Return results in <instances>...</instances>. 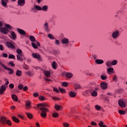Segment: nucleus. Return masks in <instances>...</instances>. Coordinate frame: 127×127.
<instances>
[{
  "instance_id": "nucleus-4",
  "label": "nucleus",
  "mask_w": 127,
  "mask_h": 127,
  "mask_svg": "<svg viewBox=\"0 0 127 127\" xmlns=\"http://www.w3.org/2000/svg\"><path fill=\"white\" fill-rule=\"evenodd\" d=\"M32 57L34 58L35 59H37L38 61H42V58L41 56L39 54L37 53H32Z\"/></svg>"
},
{
  "instance_id": "nucleus-18",
  "label": "nucleus",
  "mask_w": 127,
  "mask_h": 127,
  "mask_svg": "<svg viewBox=\"0 0 127 127\" xmlns=\"http://www.w3.org/2000/svg\"><path fill=\"white\" fill-rule=\"evenodd\" d=\"M118 61L117 60H114L113 61L108 60L106 61V64H117Z\"/></svg>"
},
{
  "instance_id": "nucleus-35",
  "label": "nucleus",
  "mask_w": 127,
  "mask_h": 127,
  "mask_svg": "<svg viewBox=\"0 0 127 127\" xmlns=\"http://www.w3.org/2000/svg\"><path fill=\"white\" fill-rule=\"evenodd\" d=\"M16 52L18 54L17 55H20L21 56H22V55H23V53H22V51H21V50L20 49H17L16 50Z\"/></svg>"
},
{
  "instance_id": "nucleus-54",
  "label": "nucleus",
  "mask_w": 127,
  "mask_h": 127,
  "mask_svg": "<svg viewBox=\"0 0 127 127\" xmlns=\"http://www.w3.org/2000/svg\"><path fill=\"white\" fill-rule=\"evenodd\" d=\"M33 97H35V98H37V97H38V96H39V93H38V92H34L33 94Z\"/></svg>"
},
{
  "instance_id": "nucleus-19",
  "label": "nucleus",
  "mask_w": 127,
  "mask_h": 127,
  "mask_svg": "<svg viewBox=\"0 0 127 127\" xmlns=\"http://www.w3.org/2000/svg\"><path fill=\"white\" fill-rule=\"evenodd\" d=\"M6 90V87L5 85H1L0 87V95L3 94V92Z\"/></svg>"
},
{
  "instance_id": "nucleus-55",
  "label": "nucleus",
  "mask_w": 127,
  "mask_h": 127,
  "mask_svg": "<svg viewBox=\"0 0 127 127\" xmlns=\"http://www.w3.org/2000/svg\"><path fill=\"white\" fill-rule=\"evenodd\" d=\"M26 74L29 76V77H31L32 76V73L31 71H27Z\"/></svg>"
},
{
  "instance_id": "nucleus-23",
  "label": "nucleus",
  "mask_w": 127,
  "mask_h": 127,
  "mask_svg": "<svg viewBox=\"0 0 127 127\" xmlns=\"http://www.w3.org/2000/svg\"><path fill=\"white\" fill-rule=\"evenodd\" d=\"M1 4L4 6V7H7V2L8 0H1Z\"/></svg>"
},
{
  "instance_id": "nucleus-14",
  "label": "nucleus",
  "mask_w": 127,
  "mask_h": 127,
  "mask_svg": "<svg viewBox=\"0 0 127 127\" xmlns=\"http://www.w3.org/2000/svg\"><path fill=\"white\" fill-rule=\"evenodd\" d=\"M100 87L103 90H105L108 88V83L106 82H102L100 83Z\"/></svg>"
},
{
  "instance_id": "nucleus-6",
  "label": "nucleus",
  "mask_w": 127,
  "mask_h": 127,
  "mask_svg": "<svg viewBox=\"0 0 127 127\" xmlns=\"http://www.w3.org/2000/svg\"><path fill=\"white\" fill-rule=\"evenodd\" d=\"M82 94L84 97H89L91 95V89L82 91Z\"/></svg>"
},
{
  "instance_id": "nucleus-46",
  "label": "nucleus",
  "mask_w": 127,
  "mask_h": 127,
  "mask_svg": "<svg viewBox=\"0 0 127 127\" xmlns=\"http://www.w3.org/2000/svg\"><path fill=\"white\" fill-rule=\"evenodd\" d=\"M6 124H7V125L9 126H11L12 125L11 121H10V120L8 119H7V121H6Z\"/></svg>"
},
{
  "instance_id": "nucleus-38",
  "label": "nucleus",
  "mask_w": 127,
  "mask_h": 127,
  "mask_svg": "<svg viewBox=\"0 0 127 127\" xmlns=\"http://www.w3.org/2000/svg\"><path fill=\"white\" fill-rule=\"evenodd\" d=\"M31 45L32 46V47H33V48H34V49H37V48H38V45L36 44V43H34V42H32L31 43Z\"/></svg>"
},
{
  "instance_id": "nucleus-24",
  "label": "nucleus",
  "mask_w": 127,
  "mask_h": 127,
  "mask_svg": "<svg viewBox=\"0 0 127 127\" xmlns=\"http://www.w3.org/2000/svg\"><path fill=\"white\" fill-rule=\"evenodd\" d=\"M44 73L45 74V76H47V78H49L51 76V74L50 73V71L46 70H44Z\"/></svg>"
},
{
  "instance_id": "nucleus-37",
  "label": "nucleus",
  "mask_w": 127,
  "mask_h": 127,
  "mask_svg": "<svg viewBox=\"0 0 127 127\" xmlns=\"http://www.w3.org/2000/svg\"><path fill=\"white\" fill-rule=\"evenodd\" d=\"M52 53L54 55H59L60 54V51L55 50L53 51Z\"/></svg>"
},
{
  "instance_id": "nucleus-21",
  "label": "nucleus",
  "mask_w": 127,
  "mask_h": 127,
  "mask_svg": "<svg viewBox=\"0 0 127 127\" xmlns=\"http://www.w3.org/2000/svg\"><path fill=\"white\" fill-rule=\"evenodd\" d=\"M18 5L20 6H23L25 4V0H18Z\"/></svg>"
},
{
  "instance_id": "nucleus-50",
  "label": "nucleus",
  "mask_w": 127,
  "mask_h": 127,
  "mask_svg": "<svg viewBox=\"0 0 127 127\" xmlns=\"http://www.w3.org/2000/svg\"><path fill=\"white\" fill-rule=\"evenodd\" d=\"M8 58L9 59H14V58H15V57L14 56V55L10 54L8 56Z\"/></svg>"
},
{
  "instance_id": "nucleus-16",
  "label": "nucleus",
  "mask_w": 127,
  "mask_h": 127,
  "mask_svg": "<svg viewBox=\"0 0 127 127\" xmlns=\"http://www.w3.org/2000/svg\"><path fill=\"white\" fill-rule=\"evenodd\" d=\"M17 60L18 61H23L24 60H25V57H24V55H22V56L20 55H17Z\"/></svg>"
},
{
  "instance_id": "nucleus-40",
  "label": "nucleus",
  "mask_w": 127,
  "mask_h": 127,
  "mask_svg": "<svg viewBox=\"0 0 127 127\" xmlns=\"http://www.w3.org/2000/svg\"><path fill=\"white\" fill-rule=\"evenodd\" d=\"M5 27L6 28H7V29H9L10 30L11 29H12V26H11L10 25L8 24H5Z\"/></svg>"
},
{
  "instance_id": "nucleus-43",
  "label": "nucleus",
  "mask_w": 127,
  "mask_h": 127,
  "mask_svg": "<svg viewBox=\"0 0 127 127\" xmlns=\"http://www.w3.org/2000/svg\"><path fill=\"white\" fill-rule=\"evenodd\" d=\"M68 85H69V83L67 82H63L62 83V86H63V87H67Z\"/></svg>"
},
{
  "instance_id": "nucleus-51",
  "label": "nucleus",
  "mask_w": 127,
  "mask_h": 127,
  "mask_svg": "<svg viewBox=\"0 0 127 127\" xmlns=\"http://www.w3.org/2000/svg\"><path fill=\"white\" fill-rule=\"evenodd\" d=\"M48 37L50 38V39H54V36H53L51 34H49L48 35Z\"/></svg>"
},
{
  "instance_id": "nucleus-9",
  "label": "nucleus",
  "mask_w": 127,
  "mask_h": 127,
  "mask_svg": "<svg viewBox=\"0 0 127 127\" xmlns=\"http://www.w3.org/2000/svg\"><path fill=\"white\" fill-rule=\"evenodd\" d=\"M2 67H3V68H4V69H5V70H7V71H9V72H8L9 74H10V75H11L12 74H13V69L8 67L7 66H6V65H5L3 64H1Z\"/></svg>"
},
{
  "instance_id": "nucleus-29",
  "label": "nucleus",
  "mask_w": 127,
  "mask_h": 127,
  "mask_svg": "<svg viewBox=\"0 0 127 127\" xmlns=\"http://www.w3.org/2000/svg\"><path fill=\"white\" fill-rule=\"evenodd\" d=\"M25 105L26 110H29L31 106V103H30V102L28 101L27 103H26Z\"/></svg>"
},
{
  "instance_id": "nucleus-25",
  "label": "nucleus",
  "mask_w": 127,
  "mask_h": 127,
  "mask_svg": "<svg viewBox=\"0 0 127 127\" xmlns=\"http://www.w3.org/2000/svg\"><path fill=\"white\" fill-rule=\"evenodd\" d=\"M69 96H70L71 98H75V97L77 96V94L76 92L71 91L69 92Z\"/></svg>"
},
{
  "instance_id": "nucleus-48",
  "label": "nucleus",
  "mask_w": 127,
  "mask_h": 127,
  "mask_svg": "<svg viewBox=\"0 0 127 127\" xmlns=\"http://www.w3.org/2000/svg\"><path fill=\"white\" fill-rule=\"evenodd\" d=\"M58 116H59V115H58V113H54L52 114V117H53V118H58Z\"/></svg>"
},
{
  "instance_id": "nucleus-61",
  "label": "nucleus",
  "mask_w": 127,
  "mask_h": 127,
  "mask_svg": "<svg viewBox=\"0 0 127 127\" xmlns=\"http://www.w3.org/2000/svg\"><path fill=\"white\" fill-rule=\"evenodd\" d=\"M9 87L10 88V89H13V88H14V85L12 83H11L9 85Z\"/></svg>"
},
{
  "instance_id": "nucleus-44",
  "label": "nucleus",
  "mask_w": 127,
  "mask_h": 127,
  "mask_svg": "<svg viewBox=\"0 0 127 127\" xmlns=\"http://www.w3.org/2000/svg\"><path fill=\"white\" fill-rule=\"evenodd\" d=\"M39 99L40 100V101H45L46 100V98L43 96H40L39 97Z\"/></svg>"
},
{
  "instance_id": "nucleus-49",
  "label": "nucleus",
  "mask_w": 127,
  "mask_h": 127,
  "mask_svg": "<svg viewBox=\"0 0 127 127\" xmlns=\"http://www.w3.org/2000/svg\"><path fill=\"white\" fill-rule=\"evenodd\" d=\"M114 71V68L113 67H109L107 69V72H110V73H112Z\"/></svg>"
},
{
  "instance_id": "nucleus-11",
  "label": "nucleus",
  "mask_w": 127,
  "mask_h": 127,
  "mask_svg": "<svg viewBox=\"0 0 127 127\" xmlns=\"http://www.w3.org/2000/svg\"><path fill=\"white\" fill-rule=\"evenodd\" d=\"M10 35H9V37L11 38V39H12V40H16V34L15 33V32L12 31L10 33Z\"/></svg>"
},
{
  "instance_id": "nucleus-30",
  "label": "nucleus",
  "mask_w": 127,
  "mask_h": 127,
  "mask_svg": "<svg viewBox=\"0 0 127 127\" xmlns=\"http://www.w3.org/2000/svg\"><path fill=\"white\" fill-rule=\"evenodd\" d=\"M17 30L20 34H22V35H24L26 34V32L24 31V30L21 29H17Z\"/></svg>"
},
{
  "instance_id": "nucleus-5",
  "label": "nucleus",
  "mask_w": 127,
  "mask_h": 127,
  "mask_svg": "<svg viewBox=\"0 0 127 127\" xmlns=\"http://www.w3.org/2000/svg\"><path fill=\"white\" fill-rule=\"evenodd\" d=\"M112 36L113 39H118L120 37V31L117 30L113 32Z\"/></svg>"
},
{
  "instance_id": "nucleus-32",
  "label": "nucleus",
  "mask_w": 127,
  "mask_h": 127,
  "mask_svg": "<svg viewBox=\"0 0 127 127\" xmlns=\"http://www.w3.org/2000/svg\"><path fill=\"white\" fill-rule=\"evenodd\" d=\"M16 75L18 77H20V76H21L22 75V71H21L20 70H17V71L16 72Z\"/></svg>"
},
{
  "instance_id": "nucleus-57",
  "label": "nucleus",
  "mask_w": 127,
  "mask_h": 127,
  "mask_svg": "<svg viewBox=\"0 0 127 127\" xmlns=\"http://www.w3.org/2000/svg\"><path fill=\"white\" fill-rule=\"evenodd\" d=\"M63 126L64 127H69V124L64 122L63 124Z\"/></svg>"
},
{
  "instance_id": "nucleus-60",
  "label": "nucleus",
  "mask_w": 127,
  "mask_h": 127,
  "mask_svg": "<svg viewBox=\"0 0 127 127\" xmlns=\"http://www.w3.org/2000/svg\"><path fill=\"white\" fill-rule=\"evenodd\" d=\"M18 88L19 90H22V89H23V85H19Z\"/></svg>"
},
{
  "instance_id": "nucleus-13",
  "label": "nucleus",
  "mask_w": 127,
  "mask_h": 127,
  "mask_svg": "<svg viewBox=\"0 0 127 127\" xmlns=\"http://www.w3.org/2000/svg\"><path fill=\"white\" fill-rule=\"evenodd\" d=\"M62 44L67 45L69 44V39L67 38H64L61 40Z\"/></svg>"
},
{
  "instance_id": "nucleus-15",
  "label": "nucleus",
  "mask_w": 127,
  "mask_h": 127,
  "mask_svg": "<svg viewBox=\"0 0 127 127\" xmlns=\"http://www.w3.org/2000/svg\"><path fill=\"white\" fill-rule=\"evenodd\" d=\"M29 39L32 42H36L38 46H40V43H39V42H38L37 41L35 40V37H34V36H30Z\"/></svg>"
},
{
  "instance_id": "nucleus-26",
  "label": "nucleus",
  "mask_w": 127,
  "mask_h": 127,
  "mask_svg": "<svg viewBox=\"0 0 127 127\" xmlns=\"http://www.w3.org/2000/svg\"><path fill=\"white\" fill-rule=\"evenodd\" d=\"M65 77L68 79H71L73 77V73L71 72H66L65 74Z\"/></svg>"
},
{
  "instance_id": "nucleus-59",
  "label": "nucleus",
  "mask_w": 127,
  "mask_h": 127,
  "mask_svg": "<svg viewBox=\"0 0 127 127\" xmlns=\"http://www.w3.org/2000/svg\"><path fill=\"white\" fill-rule=\"evenodd\" d=\"M28 65L27 64H24L23 65V68L25 69V70H28Z\"/></svg>"
},
{
  "instance_id": "nucleus-8",
  "label": "nucleus",
  "mask_w": 127,
  "mask_h": 127,
  "mask_svg": "<svg viewBox=\"0 0 127 127\" xmlns=\"http://www.w3.org/2000/svg\"><path fill=\"white\" fill-rule=\"evenodd\" d=\"M31 10L33 12H37L36 10H42V7L35 4L34 5V8H32Z\"/></svg>"
},
{
  "instance_id": "nucleus-36",
  "label": "nucleus",
  "mask_w": 127,
  "mask_h": 127,
  "mask_svg": "<svg viewBox=\"0 0 127 127\" xmlns=\"http://www.w3.org/2000/svg\"><path fill=\"white\" fill-rule=\"evenodd\" d=\"M26 115L27 118H28V119H32V118H33V115H32V114L31 113L26 112Z\"/></svg>"
},
{
  "instance_id": "nucleus-27",
  "label": "nucleus",
  "mask_w": 127,
  "mask_h": 127,
  "mask_svg": "<svg viewBox=\"0 0 127 127\" xmlns=\"http://www.w3.org/2000/svg\"><path fill=\"white\" fill-rule=\"evenodd\" d=\"M55 109L57 111H59L60 110H62V109H63V107H62V106H61V105H59L58 104H56L55 105Z\"/></svg>"
},
{
  "instance_id": "nucleus-31",
  "label": "nucleus",
  "mask_w": 127,
  "mask_h": 127,
  "mask_svg": "<svg viewBox=\"0 0 127 127\" xmlns=\"http://www.w3.org/2000/svg\"><path fill=\"white\" fill-rule=\"evenodd\" d=\"M12 119L13 122L16 123L17 124H18V123H19V119L14 116H13L12 117Z\"/></svg>"
},
{
  "instance_id": "nucleus-64",
  "label": "nucleus",
  "mask_w": 127,
  "mask_h": 127,
  "mask_svg": "<svg viewBox=\"0 0 127 127\" xmlns=\"http://www.w3.org/2000/svg\"><path fill=\"white\" fill-rule=\"evenodd\" d=\"M27 90H28V88L27 87V86H25L23 88V91H24V92L27 91Z\"/></svg>"
},
{
  "instance_id": "nucleus-53",
  "label": "nucleus",
  "mask_w": 127,
  "mask_h": 127,
  "mask_svg": "<svg viewBox=\"0 0 127 127\" xmlns=\"http://www.w3.org/2000/svg\"><path fill=\"white\" fill-rule=\"evenodd\" d=\"M59 89L60 91L62 93V94H64V93H65V92H66V90H65V89L61 88L60 87H59Z\"/></svg>"
},
{
  "instance_id": "nucleus-17",
  "label": "nucleus",
  "mask_w": 127,
  "mask_h": 127,
  "mask_svg": "<svg viewBox=\"0 0 127 127\" xmlns=\"http://www.w3.org/2000/svg\"><path fill=\"white\" fill-rule=\"evenodd\" d=\"M39 107H42V108H49L50 106L48 104L46 103H39L37 105V107L39 108Z\"/></svg>"
},
{
  "instance_id": "nucleus-28",
  "label": "nucleus",
  "mask_w": 127,
  "mask_h": 127,
  "mask_svg": "<svg viewBox=\"0 0 127 127\" xmlns=\"http://www.w3.org/2000/svg\"><path fill=\"white\" fill-rule=\"evenodd\" d=\"M96 64H103L104 63V60L101 59H97L95 61Z\"/></svg>"
},
{
  "instance_id": "nucleus-20",
  "label": "nucleus",
  "mask_w": 127,
  "mask_h": 127,
  "mask_svg": "<svg viewBox=\"0 0 127 127\" xmlns=\"http://www.w3.org/2000/svg\"><path fill=\"white\" fill-rule=\"evenodd\" d=\"M44 28L46 31H50V30L49 29V26L48 22H46L44 24Z\"/></svg>"
},
{
  "instance_id": "nucleus-1",
  "label": "nucleus",
  "mask_w": 127,
  "mask_h": 127,
  "mask_svg": "<svg viewBox=\"0 0 127 127\" xmlns=\"http://www.w3.org/2000/svg\"><path fill=\"white\" fill-rule=\"evenodd\" d=\"M40 110L42 112L40 114L41 117H42V118H46V116H47L46 112H49L48 108L46 107H41L40 108Z\"/></svg>"
},
{
  "instance_id": "nucleus-10",
  "label": "nucleus",
  "mask_w": 127,
  "mask_h": 127,
  "mask_svg": "<svg viewBox=\"0 0 127 127\" xmlns=\"http://www.w3.org/2000/svg\"><path fill=\"white\" fill-rule=\"evenodd\" d=\"M96 91L95 89H90V95L92 97H97L98 96V92Z\"/></svg>"
},
{
  "instance_id": "nucleus-56",
  "label": "nucleus",
  "mask_w": 127,
  "mask_h": 127,
  "mask_svg": "<svg viewBox=\"0 0 127 127\" xmlns=\"http://www.w3.org/2000/svg\"><path fill=\"white\" fill-rule=\"evenodd\" d=\"M52 67L53 68V69H57V67H58V65L57 64H52Z\"/></svg>"
},
{
  "instance_id": "nucleus-39",
  "label": "nucleus",
  "mask_w": 127,
  "mask_h": 127,
  "mask_svg": "<svg viewBox=\"0 0 127 127\" xmlns=\"http://www.w3.org/2000/svg\"><path fill=\"white\" fill-rule=\"evenodd\" d=\"M42 10H43V11H47L48 10V6L47 5H44L42 7Z\"/></svg>"
},
{
  "instance_id": "nucleus-52",
  "label": "nucleus",
  "mask_w": 127,
  "mask_h": 127,
  "mask_svg": "<svg viewBox=\"0 0 127 127\" xmlns=\"http://www.w3.org/2000/svg\"><path fill=\"white\" fill-rule=\"evenodd\" d=\"M75 89H81V86L79 84H76L74 86Z\"/></svg>"
},
{
  "instance_id": "nucleus-42",
  "label": "nucleus",
  "mask_w": 127,
  "mask_h": 127,
  "mask_svg": "<svg viewBox=\"0 0 127 127\" xmlns=\"http://www.w3.org/2000/svg\"><path fill=\"white\" fill-rule=\"evenodd\" d=\"M95 108L96 110H97V111H100L101 109H102V107H101L100 106H99L98 105H95Z\"/></svg>"
},
{
  "instance_id": "nucleus-45",
  "label": "nucleus",
  "mask_w": 127,
  "mask_h": 127,
  "mask_svg": "<svg viewBox=\"0 0 127 127\" xmlns=\"http://www.w3.org/2000/svg\"><path fill=\"white\" fill-rule=\"evenodd\" d=\"M119 113L120 115H123V116L126 115V111L124 110H119Z\"/></svg>"
},
{
  "instance_id": "nucleus-58",
  "label": "nucleus",
  "mask_w": 127,
  "mask_h": 127,
  "mask_svg": "<svg viewBox=\"0 0 127 127\" xmlns=\"http://www.w3.org/2000/svg\"><path fill=\"white\" fill-rule=\"evenodd\" d=\"M56 45H60V41L58 40H56L55 41Z\"/></svg>"
},
{
  "instance_id": "nucleus-47",
  "label": "nucleus",
  "mask_w": 127,
  "mask_h": 127,
  "mask_svg": "<svg viewBox=\"0 0 127 127\" xmlns=\"http://www.w3.org/2000/svg\"><path fill=\"white\" fill-rule=\"evenodd\" d=\"M113 81L114 82H117L118 81V76L117 75H115L113 77Z\"/></svg>"
},
{
  "instance_id": "nucleus-33",
  "label": "nucleus",
  "mask_w": 127,
  "mask_h": 127,
  "mask_svg": "<svg viewBox=\"0 0 127 127\" xmlns=\"http://www.w3.org/2000/svg\"><path fill=\"white\" fill-rule=\"evenodd\" d=\"M108 78V76H107V74H102L101 75V80H107Z\"/></svg>"
},
{
  "instance_id": "nucleus-62",
  "label": "nucleus",
  "mask_w": 127,
  "mask_h": 127,
  "mask_svg": "<svg viewBox=\"0 0 127 127\" xmlns=\"http://www.w3.org/2000/svg\"><path fill=\"white\" fill-rule=\"evenodd\" d=\"M91 126H97V123H96V122H94V121H92L91 122Z\"/></svg>"
},
{
  "instance_id": "nucleus-41",
  "label": "nucleus",
  "mask_w": 127,
  "mask_h": 127,
  "mask_svg": "<svg viewBox=\"0 0 127 127\" xmlns=\"http://www.w3.org/2000/svg\"><path fill=\"white\" fill-rule=\"evenodd\" d=\"M98 125L100 127H107L106 125H104V122L103 121H100V123L98 124Z\"/></svg>"
},
{
  "instance_id": "nucleus-7",
  "label": "nucleus",
  "mask_w": 127,
  "mask_h": 127,
  "mask_svg": "<svg viewBox=\"0 0 127 127\" xmlns=\"http://www.w3.org/2000/svg\"><path fill=\"white\" fill-rule=\"evenodd\" d=\"M6 121H7V118L5 116H1L0 117V123L1 125H6Z\"/></svg>"
},
{
  "instance_id": "nucleus-34",
  "label": "nucleus",
  "mask_w": 127,
  "mask_h": 127,
  "mask_svg": "<svg viewBox=\"0 0 127 127\" xmlns=\"http://www.w3.org/2000/svg\"><path fill=\"white\" fill-rule=\"evenodd\" d=\"M11 97L12 100L15 101V102H17V101H18V98H17V96L15 95V94H12Z\"/></svg>"
},
{
  "instance_id": "nucleus-2",
  "label": "nucleus",
  "mask_w": 127,
  "mask_h": 127,
  "mask_svg": "<svg viewBox=\"0 0 127 127\" xmlns=\"http://www.w3.org/2000/svg\"><path fill=\"white\" fill-rule=\"evenodd\" d=\"M88 88H90V89H93V90H95V91H98V90H99V87H98V85H96V83H95L94 82L89 83V84L88 85Z\"/></svg>"
},
{
  "instance_id": "nucleus-63",
  "label": "nucleus",
  "mask_w": 127,
  "mask_h": 127,
  "mask_svg": "<svg viewBox=\"0 0 127 127\" xmlns=\"http://www.w3.org/2000/svg\"><path fill=\"white\" fill-rule=\"evenodd\" d=\"M53 91L54 92H56V93H59V90L58 89L56 88H54L53 89Z\"/></svg>"
},
{
  "instance_id": "nucleus-22",
  "label": "nucleus",
  "mask_w": 127,
  "mask_h": 127,
  "mask_svg": "<svg viewBox=\"0 0 127 127\" xmlns=\"http://www.w3.org/2000/svg\"><path fill=\"white\" fill-rule=\"evenodd\" d=\"M118 103L121 108H126V103H125L124 101L119 100Z\"/></svg>"
},
{
  "instance_id": "nucleus-3",
  "label": "nucleus",
  "mask_w": 127,
  "mask_h": 127,
  "mask_svg": "<svg viewBox=\"0 0 127 127\" xmlns=\"http://www.w3.org/2000/svg\"><path fill=\"white\" fill-rule=\"evenodd\" d=\"M14 44H15V43L12 41L6 42V46H7L8 48H10L11 49H15Z\"/></svg>"
},
{
  "instance_id": "nucleus-12",
  "label": "nucleus",
  "mask_w": 127,
  "mask_h": 127,
  "mask_svg": "<svg viewBox=\"0 0 127 127\" xmlns=\"http://www.w3.org/2000/svg\"><path fill=\"white\" fill-rule=\"evenodd\" d=\"M0 32L3 33L4 34H7L8 32H9L8 29H7L6 27H2L0 29Z\"/></svg>"
}]
</instances>
